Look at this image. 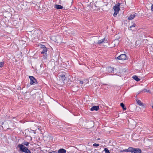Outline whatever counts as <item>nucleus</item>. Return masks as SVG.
Returning a JSON list of instances; mask_svg holds the SVG:
<instances>
[{
  "label": "nucleus",
  "instance_id": "1",
  "mask_svg": "<svg viewBox=\"0 0 153 153\" xmlns=\"http://www.w3.org/2000/svg\"><path fill=\"white\" fill-rule=\"evenodd\" d=\"M29 143L26 141H24L22 144H19L17 147L19 148V151L25 153H31L30 150L24 145L28 146Z\"/></svg>",
  "mask_w": 153,
  "mask_h": 153
},
{
  "label": "nucleus",
  "instance_id": "2",
  "mask_svg": "<svg viewBox=\"0 0 153 153\" xmlns=\"http://www.w3.org/2000/svg\"><path fill=\"white\" fill-rule=\"evenodd\" d=\"M40 47L41 49L42 50V51L41 52V53L43 54L44 57H46L47 56V52L48 51L47 48L43 45H41Z\"/></svg>",
  "mask_w": 153,
  "mask_h": 153
},
{
  "label": "nucleus",
  "instance_id": "3",
  "mask_svg": "<svg viewBox=\"0 0 153 153\" xmlns=\"http://www.w3.org/2000/svg\"><path fill=\"white\" fill-rule=\"evenodd\" d=\"M29 78L30 79V83L31 85L37 83L36 79L33 76H29Z\"/></svg>",
  "mask_w": 153,
  "mask_h": 153
},
{
  "label": "nucleus",
  "instance_id": "4",
  "mask_svg": "<svg viewBox=\"0 0 153 153\" xmlns=\"http://www.w3.org/2000/svg\"><path fill=\"white\" fill-rule=\"evenodd\" d=\"M120 3H118L117 4L115 5L113 7L114 11L119 12L120 10Z\"/></svg>",
  "mask_w": 153,
  "mask_h": 153
},
{
  "label": "nucleus",
  "instance_id": "5",
  "mask_svg": "<svg viewBox=\"0 0 153 153\" xmlns=\"http://www.w3.org/2000/svg\"><path fill=\"white\" fill-rule=\"evenodd\" d=\"M58 77L60 80H62V81L65 80L66 78L65 75L63 74H59Z\"/></svg>",
  "mask_w": 153,
  "mask_h": 153
},
{
  "label": "nucleus",
  "instance_id": "6",
  "mask_svg": "<svg viewBox=\"0 0 153 153\" xmlns=\"http://www.w3.org/2000/svg\"><path fill=\"white\" fill-rule=\"evenodd\" d=\"M97 2H96L94 3V7H92V9H93V10L94 11H97L98 10H99L100 9V7L99 6H97Z\"/></svg>",
  "mask_w": 153,
  "mask_h": 153
},
{
  "label": "nucleus",
  "instance_id": "7",
  "mask_svg": "<svg viewBox=\"0 0 153 153\" xmlns=\"http://www.w3.org/2000/svg\"><path fill=\"white\" fill-rule=\"evenodd\" d=\"M99 109V106H93L90 109L91 111H98Z\"/></svg>",
  "mask_w": 153,
  "mask_h": 153
},
{
  "label": "nucleus",
  "instance_id": "8",
  "mask_svg": "<svg viewBox=\"0 0 153 153\" xmlns=\"http://www.w3.org/2000/svg\"><path fill=\"white\" fill-rule=\"evenodd\" d=\"M136 13H133L131 14L128 17V19L129 20H131L134 19V18L136 16Z\"/></svg>",
  "mask_w": 153,
  "mask_h": 153
},
{
  "label": "nucleus",
  "instance_id": "9",
  "mask_svg": "<svg viewBox=\"0 0 153 153\" xmlns=\"http://www.w3.org/2000/svg\"><path fill=\"white\" fill-rule=\"evenodd\" d=\"M107 71L109 73H113L114 68L108 67L107 68Z\"/></svg>",
  "mask_w": 153,
  "mask_h": 153
},
{
  "label": "nucleus",
  "instance_id": "10",
  "mask_svg": "<svg viewBox=\"0 0 153 153\" xmlns=\"http://www.w3.org/2000/svg\"><path fill=\"white\" fill-rule=\"evenodd\" d=\"M54 7L57 10H59L62 9L63 7L60 5L55 4Z\"/></svg>",
  "mask_w": 153,
  "mask_h": 153
},
{
  "label": "nucleus",
  "instance_id": "11",
  "mask_svg": "<svg viewBox=\"0 0 153 153\" xmlns=\"http://www.w3.org/2000/svg\"><path fill=\"white\" fill-rule=\"evenodd\" d=\"M66 150L65 149L61 148L59 149L57 153H66Z\"/></svg>",
  "mask_w": 153,
  "mask_h": 153
},
{
  "label": "nucleus",
  "instance_id": "12",
  "mask_svg": "<svg viewBox=\"0 0 153 153\" xmlns=\"http://www.w3.org/2000/svg\"><path fill=\"white\" fill-rule=\"evenodd\" d=\"M134 153H141L142 151L139 148H135Z\"/></svg>",
  "mask_w": 153,
  "mask_h": 153
},
{
  "label": "nucleus",
  "instance_id": "13",
  "mask_svg": "<svg viewBox=\"0 0 153 153\" xmlns=\"http://www.w3.org/2000/svg\"><path fill=\"white\" fill-rule=\"evenodd\" d=\"M132 25L130 26L128 28V30H132V28L134 27H135V26H136V24H135L134 22H132Z\"/></svg>",
  "mask_w": 153,
  "mask_h": 153
},
{
  "label": "nucleus",
  "instance_id": "14",
  "mask_svg": "<svg viewBox=\"0 0 153 153\" xmlns=\"http://www.w3.org/2000/svg\"><path fill=\"white\" fill-rule=\"evenodd\" d=\"M135 47L137 48H138L140 45V41L139 40L137 41L135 43Z\"/></svg>",
  "mask_w": 153,
  "mask_h": 153
},
{
  "label": "nucleus",
  "instance_id": "15",
  "mask_svg": "<svg viewBox=\"0 0 153 153\" xmlns=\"http://www.w3.org/2000/svg\"><path fill=\"white\" fill-rule=\"evenodd\" d=\"M136 102L138 105H139L140 106H143L144 105L142 103L141 101L137 99L136 100Z\"/></svg>",
  "mask_w": 153,
  "mask_h": 153
},
{
  "label": "nucleus",
  "instance_id": "16",
  "mask_svg": "<svg viewBox=\"0 0 153 153\" xmlns=\"http://www.w3.org/2000/svg\"><path fill=\"white\" fill-rule=\"evenodd\" d=\"M135 148H133L132 147H129L128 148V150L129 152H131L133 153L134 152V149Z\"/></svg>",
  "mask_w": 153,
  "mask_h": 153
},
{
  "label": "nucleus",
  "instance_id": "17",
  "mask_svg": "<svg viewBox=\"0 0 153 153\" xmlns=\"http://www.w3.org/2000/svg\"><path fill=\"white\" fill-rule=\"evenodd\" d=\"M132 78H133L136 81L138 82L140 81V79L136 75L134 76Z\"/></svg>",
  "mask_w": 153,
  "mask_h": 153
},
{
  "label": "nucleus",
  "instance_id": "18",
  "mask_svg": "<svg viewBox=\"0 0 153 153\" xmlns=\"http://www.w3.org/2000/svg\"><path fill=\"white\" fill-rule=\"evenodd\" d=\"M117 54L116 55V56H117V57H126V55L125 54H121L117 56Z\"/></svg>",
  "mask_w": 153,
  "mask_h": 153
},
{
  "label": "nucleus",
  "instance_id": "19",
  "mask_svg": "<svg viewBox=\"0 0 153 153\" xmlns=\"http://www.w3.org/2000/svg\"><path fill=\"white\" fill-rule=\"evenodd\" d=\"M120 106L122 108L123 110H126V107H125V105L123 103H121L120 104Z\"/></svg>",
  "mask_w": 153,
  "mask_h": 153
},
{
  "label": "nucleus",
  "instance_id": "20",
  "mask_svg": "<svg viewBox=\"0 0 153 153\" xmlns=\"http://www.w3.org/2000/svg\"><path fill=\"white\" fill-rule=\"evenodd\" d=\"M105 39V38H104L101 40H98L97 42V44H102V43H103V42H104Z\"/></svg>",
  "mask_w": 153,
  "mask_h": 153
},
{
  "label": "nucleus",
  "instance_id": "21",
  "mask_svg": "<svg viewBox=\"0 0 153 153\" xmlns=\"http://www.w3.org/2000/svg\"><path fill=\"white\" fill-rule=\"evenodd\" d=\"M104 151L105 152V153H110V152L107 148H105Z\"/></svg>",
  "mask_w": 153,
  "mask_h": 153
},
{
  "label": "nucleus",
  "instance_id": "22",
  "mask_svg": "<svg viewBox=\"0 0 153 153\" xmlns=\"http://www.w3.org/2000/svg\"><path fill=\"white\" fill-rule=\"evenodd\" d=\"M115 59L118 60H121L123 61L126 59V58H125L124 59V58H115Z\"/></svg>",
  "mask_w": 153,
  "mask_h": 153
},
{
  "label": "nucleus",
  "instance_id": "23",
  "mask_svg": "<svg viewBox=\"0 0 153 153\" xmlns=\"http://www.w3.org/2000/svg\"><path fill=\"white\" fill-rule=\"evenodd\" d=\"M56 55H55L54 56H53H53H55V57H59L60 56V54H59V52H57L56 53Z\"/></svg>",
  "mask_w": 153,
  "mask_h": 153
},
{
  "label": "nucleus",
  "instance_id": "24",
  "mask_svg": "<svg viewBox=\"0 0 153 153\" xmlns=\"http://www.w3.org/2000/svg\"><path fill=\"white\" fill-rule=\"evenodd\" d=\"M126 72V70L125 69H123V71L122 72V70H120V73L123 74H124V73Z\"/></svg>",
  "mask_w": 153,
  "mask_h": 153
},
{
  "label": "nucleus",
  "instance_id": "25",
  "mask_svg": "<svg viewBox=\"0 0 153 153\" xmlns=\"http://www.w3.org/2000/svg\"><path fill=\"white\" fill-rule=\"evenodd\" d=\"M79 59H77L78 61H79V64H80L81 63H80V62L79 61V60H80V61H83L84 59L83 58H79Z\"/></svg>",
  "mask_w": 153,
  "mask_h": 153
},
{
  "label": "nucleus",
  "instance_id": "26",
  "mask_svg": "<svg viewBox=\"0 0 153 153\" xmlns=\"http://www.w3.org/2000/svg\"><path fill=\"white\" fill-rule=\"evenodd\" d=\"M149 90L147 91V90L144 89L142 91H141L140 92H149Z\"/></svg>",
  "mask_w": 153,
  "mask_h": 153
},
{
  "label": "nucleus",
  "instance_id": "27",
  "mask_svg": "<svg viewBox=\"0 0 153 153\" xmlns=\"http://www.w3.org/2000/svg\"><path fill=\"white\" fill-rule=\"evenodd\" d=\"M4 63L3 62H0V67H2L3 66Z\"/></svg>",
  "mask_w": 153,
  "mask_h": 153
},
{
  "label": "nucleus",
  "instance_id": "28",
  "mask_svg": "<svg viewBox=\"0 0 153 153\" xmlns=\"http://www.w3.org/2000/svg\"><path fill=\"white\" fill-rule=\"evenodd\" d=\"M119 13V12L114 11V13L113 14V16H116Z\"/></svg>",
  "mask_w": 153,
  "mask_h": 153
},
{
  "label": "nucleus",
  "instance_id": "29",
  "mask_svg": "<svg viewBox=\"0 0 153 153\" xmlns=\"http://www.w3.org/2000/svg\"><path fill=\"white\" fill-rule=\"evenodd\" d=\"M99 146V144L94 143L93 144V146H94L97 147V146Z\"/></svg>",
  "mask_w": 153,
  "mask_h": 153
},
{
  "label": "nucleus",
  "instance_id": "30",
  "mask_svg": "<svg viewBox=\"0 0 153 153\" xmlns=\"http://www.w3.org/2000/svg\"><path fill=\"white\" fill-rule=\"evenodd\" d=\"M151 10L152 12H153V4H152L151 6Z\"/></svg>",
  "mask_w": 153,
  "mask_h": 153
},
{
  "label": "nucleus",
  "instance_id": "31",
  "mask_svg": "<svg viewBox=\"0 0 153 153\" xmlns=\"http://www.w3.org/2000/svg\"><path fill=\"white\" fill-rule=\"evenodd\" d=\"M123 151H124V152H129L128 149H124L123 150Z\"/></svg>",
  "mask_w": 153,
  "mask_h": 153
},
{
  "label": "nucleus",
  "instance_id": "32",
  "mask_svg": "<svg viewBox=\"0 0 153 153\" xmlns=\"http://www.w3.org/2000/svg\"><path fill=\"white\" fill-rule=\"evenodd\" d=\"M34 1H31L30 2H29L30 3H33V4H34L35 3H34Z\"/></svg>",
  "mask_w": 153,
  "mask_h": 153
},
{
  "label": "nucleus",
  "instance_id": "33",
  "mask_svg": "<svg viewBox=\"0 0 153 153\" xmlns=\"http://www.w3.org/2000/svg\"><path fill=\"white\" fill-rule=\"evenodd\" d=\"M83 82L82 81H80V82H79V83L80 84H83Z\"/></svg>",
  "mask_w": 153,
  "mask_h": 153
},
{
  "label": "nucleus",
  "instance_id": "34",
  "mask_svg": "<svg viewBox=\"0 0 153 153\" xmlns=\"http://www.w3.org/2000/svg\"><path fill=\"white\" fill-rule=\"evenodd\" d=\"M14 117H9V118L10 119H14Z\"/></svg>",
  "mask_w": 153,
  "mask_h": 153
},
{
  "label": "nucleus",
  "instance_id": "35",
  "mask_svg": "<svg viewBox=\"0 0 153 153\" xmlns=\"http://www.w3.org/2000/svg\"><path fill=\"white\" fill-rule=\"evenodd\" d=\"M51 153H56V152L55 151H53L52 152H51Z\"/></svg>",
  "mask_w": 153,
  "mask_h": 153
},
{
  "label": "nucleus",
  "instance_id": "36",
  "mask_svg": "<svg viewBox=\"0 0 153 153\" xmlns=\"http://www.w3.org/2000/svg\"><path fill=\"white\" fill-rule=\"evenodd\" d=\"M120 152H124V151H123V150L120 151Z\"/></svg>",
  "mask_w": 153,
  "mask_h": 153
},
{
  "label": "nucleus",
  "instance_id": "37",
  "mask_svg": "<svg viewBox=\"0 0 153 153\" xmlns=\"http://www.w3.org/2000/svg\"><path fill=\"white\" fill-rule=\"evenodd\" d=\"M120 63H123V62H119Z\"/></svg>",
  "mask_w": 153,
  "mask_h": 153
},
{
  "label": "nucleus",
  "instance_id": "38",
  "mask_svg": "<svg viewBox=\"0 0 153 153\" xmlns=\"http://www.w3.org/2000/svg\"><path fill=\"white\" fill-rule=\"evenodd\" d=\"M152 108H153V105H152Z\"/></svg>",
  "mask_w": 153,
  "mask_h": 153
},
{
  "label": "nucleus",
  "instance_id": "39",
  "mask_svg": "<svg viewBox=\"0 0 153 153\" xmlns=\"http://www.w3.org/2000/svg\"><path fill=\"white\" fill-rule=\"evenodd\" d=\"M141 153H142V152H141Z\"/></svg>",
  "mask_w": 153,
  "mask_h": 153
}]
</instances>
